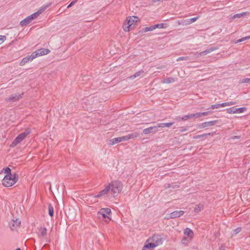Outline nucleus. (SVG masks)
<instances>
[{
    "instance_id": "nucleus-51",
    "label": "nucleus",
    "mask_w": 250,
    "mask_h": 250,
    "mask_svg": "<svg viewBox=\"0 0 250 250\" xmlns=\"http://www.w3.org/2000/svg\"><path fill=\"white\" fill-rule=\"evenodd\" d=\"M28 17L29 19L30 20H31V21H32L33 20H34V17L32 16V15H30V16H28Z\"/></svg>"
},
{
    "instance_id": "nucleus-45",
    "label": "nucleus",
    "mask_w": 250,
    "mask_h": 250,
    "mask_svg": "<svg viewBox=\"0 0 250 250\" xmlns=\"http://www.w3.org/2000/svg\"><path fill=\"white\" fill-rule=\"evenodd\" d=\"M178 119L179 120H188V115H185L183 117L181 118L180 117H178Z\"/></svg>"
},
{
    "instance_id": "nucleus-54",
    "label": "nucleus",
    "mask_w": 250,
    "mask_h": 250,
    "mask_svg": "<svg viewBox=\"0 0 250 250\" xmlns=\"http://www.w3.org/2000/svg\"><path fill=\"white\" fill-rule=\"evenodd\" d=\"M16 250H21L20 248H18Z\"/></svg>"
},
{
    "instance_id": "nucleus-53",
    "label": "nucleus",
    "mask_w": 250,
    "mask_h": 250,
    "mask_svg": "<svg viewBox=\"0 0 250 250\" xmlns=\"http://www.w3.org/2000/svg\"><path fill=\"white\" fill-rule=\"evenodd\" d=\"M46 242H49V240H46Z\"/></svg>"
},
{
    "instance_id": "nucleus-47",
    "label": "nucleus",
    "mask_w": 250,
    "mask_h": 250,
    "mask_svg": "<svg viewBox=\"0 0 250 250\" xmlns=\"http://www.w3.org/2000/svg\"><path fill=\"white\" fill-rule=\"evenodd\" d=\"M220 107H225V106H228V104L227 102L223 103L222 104H220Z\"/></svg>"
},
{
    "instance_id": "nucleus-25",
    "label": "nucleus",
    "mask_w": 250,
    "mask_h": 250,
    "mask_svg": "<svg viewBox=\"0 0 250 250\" xmlns=\"http://www.w3.org/2000/svg\"><path fill=\"white\" fill-rule=\"evenodd\" d=\"M144 73V71L143 70H140L137 72H136L133 75H131L129 77V79L133 80L135 79L137 77H138L140 76L141 75L143 74Z\"/></svg>"
},
{
    "instance_id": "nucleus-43",
    "label": "nucleus",
    "mask_w": 250,
    "mask_h": 250,
    "mask_svg": "<svg viewBox=\"0 0 250 250\" xmlns=\"http://www.w3.org/2000/svg\"><path fill=\"white\" fill-rule=\"evenodd\" d=\"M31 15L34 17V19H35L40 15V13L38 11H37L36 12L34 13L33 14H32Z\"/></svg>"
},
{
    "instance_id": "nucleus-6",
    "label": "nucleus",
    "mask_w": 250,
    "mask_h": 250,
    "mask_svg": "<svg viewBox=\"0 0 250 250\" xmlns=\"http://www.w3.org/2000/svg\"><path fill=\"white\" fill-rule=\"evenodd\" d=\"M159 127L158 124L153 126H150L149 127L145 128L143 130V134H148L150 133H155L159 131Z\"/></svg>"
},
{
    "instance_id": "nucleus-23",
    "label": "nucleus",
    "mask_w": 250,
    "mask_h": 250,
    "mask_svg": "<svg viewBox=\"0 0 250 250\" xmlns=\"http://www.w3.org/2000/svg\"><path fill=\"white\" fill-rule=\"evenodd\" d=\"M52 4V2L48 3L47 4L42 6L39 10L38 12L41 14L43 13L47 8L50 6Z\"/></svg>"
},
{
    "instance_id": "nucleus-40",
    "label": "nucleus",
    "mask_w": 250,
    "mask_h": 250,
    "mask_svg": "<svg viewBox=\"0 0 250 250\" xmlns=\"http://www.w3.org/2000/svg\"><path fill=\"white\" fill-rule=\"evenodd\" d=\"M198 18H199V17H196L188 19V24H190V23H192L195 22V21H196V20Z\"/></svg>"
},
{
    "instance_id": "nucleus-14",
    "label": "nucleus",
    "mask_w": 250,
    "mask_h": 250,
    "mask_svg": "<svg viewBox=\"0 0 250 250\" xmlns=\"http://www.w3.org/2000/svg\"><path fill=\"white\" fill-rule=\"evenodd\" d=\"M110 145L113 146L118 143L125 141L124 136L122 137H119L114 138L110 140Z\"/></svg>"
},
{
    "instance_id": "nucleus-18",
    "label": "nucleus",
    "mask_w": 250,
    "mask_h": 250,
    "mask_svg": "<svg viewBox=\"0 0 250 250\" xmlns=\"http://www.w3.org/2000/svg\"><path fill=\"white\" fill-rule=\"evenodd\" d=\"M184 212L182 210H177L172 212L170 214V218H174L178 217H180L184 214Z\"/></svg>"
},
{
    "instance_id": "nucleus-17",
    "label": "nucleus",
    "mask_w": 250,
    "mask_h": 250,
    "mask_svg": "<svg viewBox=\"0 0 250 250\" xmlns=\"http://www.w3.org/2000/svg\"><path fill=\"white\" fill-rule=\"evenodd\" d=\"M126 21L132 27L133 24H136L138 21V18L135 16L129 17L126 19Z\"/></svg>"
},
{
    "instance_id": "nucleus-24",
    "label": "nucleus",
    "mask_w": 250,
    "mask_h": 250,
    "mask_svg": "<svg viewBox=\"0 0 250 250\" xmlns=\"http://www.w3.org/2000/svg\"><path fill=\"white\" fill-rule=\"evenodd\" d=\"M31 22V20H30L28 18V17L25 18L24 20H22L20 23V24L21 26H26L29 23H30Z\"/></svg>"
},
{
    "instance_id": "nucleus-49",
    "label": "nucleus",
    "mask_w": 250,
    "mask_h": 250,
    "mask_svg": "<svg viewBox=\"0 0 250 250\" xmlns=\"http://www.w3.org/2000/svg\"><path fill=\"white\" fill-rule=\"evenodd\" d=\"M240 136H232L230 137V139L232 140H234L235 139H240Z\"/></svg>"
},
{
    "instance_id": "nucleus-7",
    "label": "nucleus",
    "mask_w": 250,
    "mask_h": 250,
    "mask_svg": "<svg viewBox=\"0 0 250 250\" xmlns=\"http://www.w3.org/2000/svg\"><path fill=\"white\" fill-rule=\"evenodd\" d=\"M218 122V120L210 121L208 122H205L200 124L198 125V128H204L205 127L212 126L216 125Z\"/></svg>"
},
{
    "instance_id": "nucleus-44",
    "label": "nucleus",
    "mask_w": 250,
    "mask_h": 250,
    "mask_svg": "<svg viewBox=\"0 0 250 250\" xmlns=\"http://www.w3.org/2000/svg\"><path fill=\"white\" fill-rule=\"evenodd\" d=\"M242 83H250V78H245L242 80Z\"/></svg>"
},
{
    "instance_id": "nucleus-11",
    "label": "nucleus",
    "mask_w": 250,
    "mask_h": 250,
    "mask_svg": "<svg viewBox=\"0 0 250 250\" xmlns=\"http://www.w3.org/2000/svg\"><path fill=\"white\" fill-rule=\"evenodd\" d=\"M50 51L46 48H41L37 50L35 52H33V53L36 54V58L38 56H41L42 55H47L49 53Z\"/></svg>"
},
{
    "instance_id": "nucleus-39",
    "label": "nucleus",
    "mask_w": 250,
    "mask_h": 250,
    "mask_svg": "<svg viewBox=\"0 0 250 250\" xmlns=\"http://www.w3.org/2000/svg\"><path fill=\"white\" fill-rule=\"evenodd\" d=\"M164 25H165L164 23H157L154 25L155 27V29H156V28L161 29V28H163L165 27Z\"/></svg>"
},
{
    "instance_id": "nucleus-1",
    "label": "nucleus",
    "mask_w": 250,
    "mask_h": 250,
    "mask_svg": "<svg viewBox=\"0 0 250 250\" xmlns=\"http://www.w3.org/2000/svg\"><path fill=\"white\" fill-rule=\"evenodd\" d=\"M110 188V192L112 197L117 196L121 191L123 188L122 183L118 180L111 182L107 185Z\"/></svg>"
},
{
    "instance_id": "nucleus-26",
    "label": "nucleus",
    "mask_w": 250,
    "mask_h": 250,
    "mask_svg": "<svg viewBox=\"0 0 250 250\" xmlns=\"http://www.w3.org/2000/svg\"><path fill=\"white\" fill-rule=\"evenodd\" d=\"M176 80H177L176 79L173 78H171V77L167 78H165L163 80V83H172L174 82L175 81H176Z\"/></svg>"
},
{
    "instance_id": "nucleus-28",
    "label": "nucleus",
    "mask_w": 250,
    "mask_h": 250,
    "mask_svg": "<svg viewBox=\"0 0 250 250\" xmlns=\"http://www.w3.org/2000/svg\"><path fill=\"white\" fill-rule=\"evenodd\" d=\"M123 28L125 31L127 32L129 31L130 28H131L130 24L127 22L126 21L123 24Z\"/></svg>"
},
{
    "instance_id": "nucleus-27",
    "label": "nucleus",
    "mask_w": 250,
    "mask_h": 250,
    "mask_svg": "<svg viewBox=\"0 0 250 250\" xmlns=\"http://www.w3.org/2000/svg\"><path fill=\"white\" fill-rule=\"evenodd\" d=\"M174 124V123L171 122V123H159L158 124V126L159 128H164L165 127H170L171 125H172Z\"/></svg>"
},
{
    "instance_id": "nucleus-41",
    "label": "nucleus",
    "mask_w": 250,
    "mask_h": 250,
    "mask_svg": "<svg viewBox=\"0 0 250 250\" xmlns=\"http://www.w3.org/2000/svg\"><path fill=\"white\" fill-rule=\"evenodd\" d=\"M6 39L5 36L0 35V44L6 40Z\"/></svg>"
},
{
    "instance_id": "nucleus-52",
    "label": "nucleus",
    "mask_w": 250,
    "mask_h": 250,
    "mask_svg": "<svg viewBox=\"0 0 250 250\" xmlns=\"http://www.w3.org/2000/svg\"><path fill=\"white\" fill-rule=\"evenodd\" d=\"M183 59V58H182V57H180V58H178V59H177V61H180V60H181V59Z\"/></svg>"
},
{
    "instance_id": "nucleus-34",
    "label": "nucleus",
    "mask_w": 250,
    "mask_h": 250,
    "mask_svg": "<svg viewBox=\"0 0 250 250\" xmlns=\"http://www.w3.org/2000/svg\"><path fill=\"white\" fill-rule=\"evenodd\" d=\"M249 39H250V35L245 37L242 38L240 39L237 40V41H235V43H238Z\"/></svg>"
},
{
    "instance_id": "nucleus-46",
    "label": "nucleus",
    "mask_w": 250,
    "mask_h": 250,
    "mask_svg": "<svg viewBox=\"0 0 250 250\" xmlns=\"http://www.w3.org/2000/svg\"><path fill=\"white\" fill-rule=\"evenodd\" d=\"M77 0H74V1H72L70 2V3L67 6V8H70V7H71L72 6H73L74 4H75V3L76 2Z\"/></svg>"
},
{
    "instance_id": "nucleus-48",
    "label": "nucleus",
    "mask_w": 250,
    "mask_h": 250,
    "mask_svg": "<svg viewBox=\"0 0 250 250\" xmlns=\"http://www.w3.org/2000/svg\"><path fill=\"white\" fill-rule=\"evenodd\" d=\"M187 130L186 127H180V131L182 132H184Z\"/></svg>"
},
{
    "instance_id": "nucleus-9",
    "label": "nucleus",
    "mask_w": 250,
    "mask_h": 250,
    "mask_svg": "<svg viewBox=\"0 0 250 250\" xmlns=\"http://www.w3.org/2000/svg\"><path fill=\"white\" fill-rule=\"evenodd\" d=\"M36 54L32 53L31 55L23 58L20 62V65L21 66H23L25 65L27 62L32 61L34 59L36 58Z\"/></svg>"
},
{
    "instance_id": "nucleus-30",
    "label": "nucleus",
    "mask_w": 250,
    "mask_h": 250,
    "mask_svg": "<svg viewBox=\"0 0 250 250\" xmlns=\"http://www.w3.org/2000/svg\"><path fill=\"white\" fill-rule=\"evenodd\" d=\"M48 213L51 217H52L54 215V208L51 204L48 206Z\"/></svg>"
},
{
    "instance_id": "nucleus-33",
    "label": "nucleus",
    "mask_w": 250,
    "mask_h": 250,
    "mask_svg": "<svg viewBox=\"0 0 250 250\" xmlns=\"http://www.w3.org/2000/svg\"><path fill=\"white\" fill-rule=\"evenodd\" d=\"M188 241L189 240H192V239L193 238V236H194V233H193V231L189 228H188Z\"/></svg>"
},
{
    "instance_id": "nucleus-38",
    "label": "nucleus",
    "mask_w": 250,
    "mask_h": 250,
    "mask_svg": "<svg viewBox=\"0 0 250 250\" xmlns=\"http://www.w3.org/2000/svg\"><path fill=\"white\" fill-rule=\"evenodd\" d=\"M242 230V228L241 227H238L236 229L233 230L232 235H236L237 233H239Z\"/></svg>"
},
{
    "instance_id": "nucleus-12",
    "label": "nucleus",
    "mask_w": 250,
    "mask_h": 250,
    "mask_svg": "<svg viewBox=\"0 0 250 250\" xmlns=\"http://www.w3.org/2000/svg\"><path fill=\"white\" fill-rule=\"evenodd\" d=\"M156 245L154 244L152 241L147 242V240L145 242V245L142 250H153V249L156 247Z\"/></svg>"
},
{
    "instance_id": "nucleus-19",
    "label": "nucleus",
    "mask_w": 250,
    "mask_h": 250,
    "mask_svg": "<svg viewBox=\"0 0 250 250\" xmlns=\"http://www.w3.org/2000/svg\"><path fill=\"white\" fill-rule=\"evenodd\" d=\"M184 236L182 240H181V243H182V244H183V245H184L186 246L188 245V239H187V238H188V228H186L184 229Z\"/></svg>"
},
{
    "instance_id": "nucleus-13",
    "label": "nucleus",
    "mask_w": 250,
    "mask_h": 250,
    "mask_svg": "<svg viewBox=\"0 0 250 250\" xmlns=\"http://www.w3.org/2000/svg\"><path fill=\"white\" fill-rule=\"evenodd\" d=\"M211 111H207V112H204L201 113H197L195 114H191L190 115H188V119L190 118H199L202 116H207L209 115L210 113H211Z\"/></svg>"
},
{
    "instance_id": "nucleus-4",
    "label": "nucleus",
    "mask_w": 250,
    "mask_h": 250,
    "mask_svg": "<svg viewBox=\"0 0 250 250\" xmlns=\"http://www.w3.org/2000/svg\"><path fill=\"white\" fill-rule=\"evenodd\" d=\"M165 239L166 238L163 234H154L147 239V242L152 241L156 246H158L162 245Z\"/></svg>"
},
{
    "instance_id": "nucleus-36",
    "label": "nucleus",
    "mask_w": 250,
    "mask_h": 250,
    "mask_svg": "<svg viewBox=\"0 0 250 250\" xmlns=\"http://www.w3.org/2000/svg\"><path fill=\"white\" fill-rule=\"evenodd\" d=\"M247 108L245 107H240L236 108H235L236 113H242L246 111Z\"/></svg>"
},
{
    "instance_id": "nucleus-21",
    "label": "nucleus",
    "mask_w": 250,
    "mask_h": 250,
    "mask_svg": "<svg viewBox=\"0 0 250 250\" xmlns=\"http://www.w3.org/2000/svg\"><path fill=\"white\" fill-rule=\"evenodd\" d=\"M204 206L202 204H196L194 205V207H192L193 211L195 213L199 212L203 208Z\"/></svg>"
},
{
    "instance_id": "nucleus-37",
    "label": "nucleus",
    "mask_w": 250,
    "mask_h": 250,
    "mask_svg": "<svg viewBox=\"0 0 250 250\" xmlns=\"http://www.w3.org/2000/svg\"><path fill=\"white\" fill-rule=\"evenodd\" d=\"M4 170L5 173L6 174V175H13L11 172V169L9 167H7L3 169Z\"/></svg>"
},
{
    "instance_id": "nucleus-16",
    "label": "nucleus",
    "mask_w": 250,
    "mask_h": 250,
    "mask_svg": "<svg viewBox=\"0 0 250 250\" xmlns=\"http://www.w3.org/2000/svg\"><path fill=\"white\" fill-rule=\"evenodd\" d=\"M21 225V221L19 219L13 220L12 223L10 224V227L11 230H13Z\"/></svg>"
},
{
    "instance_id": "nucleus-35",
    "label": "nucleus",
    "mask_w": 250,
    "mask_h": 250,
    "mask_svg": "<svg viewBox=\"0 0 250 250\" xmlns=\"http://www.w3.org/2000/svg\"><path fill=\"white\" fill-rule=\"evenodd\" d=\"M227 112L229 114L236 113L235 107H232L226 109Z\"/></svg>"
},
{
    "instance_id": "nucleus-31",
    "label": "nucleus",
    "mask_w": 250,
    "mask_h": 250,
    "mask_svg": "<svg viewBox=\"0 0 250 250\" xmlns=\"http://www.w3.org/2000/svg\"><path fill=\"white\" fill-rule=\"evenodd\" d=\"M210 135V133H208L203 134L201 135H195V136H193V138L195 139H199L200 138L206 137L208 136H209Z\"/></svg>"
},
{
    "instance_id": "nucleus-42",
    "label": "nucleus",
    "mask_w": 250,
    "mask_h": 250,
    "mask_svg": "<svg viewBox=\"0 0 250 250\" xmlns=\"http://www.w3.org/2000/svg\"><path fill=\"white\" fill-rule=\"evenodd\" d=\"M211 109H214L215 108H219L220 107V104H213L211 106Z\"/></svg>"
},
{
    "instance_id": "nucleus-8",
    "label": "nucleus",
    "mask_w": 250,
    "mask_h": 250,
    "mask_svg": "<svg viewBox=\"0 0 250 250\" xmlns=\"http://www.w3.org/2000/svg\"><path fill=\"white\" fill-rule=\"evenodd\" d=\"M23 95V93L19 94V93H16L11 95L9 97L5 98V101L6 102H16L19 100L21 98H22V96Z\"/></svg>"
},
{
    "instance_id": "nucleus-3",
    "label": "nucleus",
    "mask_w": 250,
    "mask_h": 250,
    "mask_svg": "<svg viewBox=\"0 0 250 250\" xmlns=\"http://www.w3.org/2000/svg\"><path fill=\"white\" fill-rule=\"evenodd\" d=\"M31 133V130L30 128H27L25 130L20 133L18 136L13 140V141L10 144V147H14L19 144L21 143L25 138Z\"/></svg>"
},
{
    "instance_id": "nucleus-20",
    "label": "nucleus",
    "mask_w": 250,
    "mask_h": 250,
    "mask_svg": "<svg viewBox=\"0 0 250 250\" xmlns=\"http://www.w3.org/2000/svg\"><path fill=\"white\" fill-rule=\"evenodd\" d=\"M139 135V134L137 132H134L130 134H129L126 136H124L125 140L127 141L131 139H134L138 137Z\"/></svg>"
},
{
    "instance_id": "nucleus-5",
    "label": "nucleus",
    "mask_w": 250,
    "mask_h": 250,
    "mask_svg": "<svg viewBox=\"0 0 250 250\" xmlns=\"http://www.w3.org/2000/svg\"><path fill=\"white\" fill-rule=\"evenodd\" d=\"M102 197H106L108 198H112L110 192V188L107 186L102 190L100 191L99 193L94 196L96 198H100Z\"/></svg>"
},
{
    "instance_id": "nucleus-32",
    "label": "nucleus",
    "mask_w": 250,
    "mask_h": 250,
    "mask_svg": "<svg viewBox=\"0 0 250 250\" xmlns=\"http://www.w3.org/2000/svg\"><path fill=\"white\" fill-rule=\"evenodd\" d=\"M247 15V13L246 12H244V13H239V14H235L234 15L232 18L233 19H235V18H241L243 16H245Z\"/></svg>"
},
{
    "instance_id": "nucleus-22",
    "label": "nucleus",
    "mask_w": 250,
    "mask_h": 250,
    "mask_svg": "<svg viewBox=\"0 0 250 250\" xmlns=\"http://www.w3.org/2000/svg\"><path fill=\"white\" fill-rule=\"evenodd\" d=\"M218 49L217 47H212L210 48H208V49H206V50L202 51L200 53V55H206L208 54V53H209L215 50H217Z\"/></svg>"
},
{
    "instance_id": "nucleus-10",
    "label": "nucleus",
    "mask_w": 250,
    "mask_h": 250,
    "mask_svg": "<svg viewBox=\"0 0 250 250\" xmlns=\"http://www.w3.org/2000/svg\"><path fill=\"white\" fill-rule=\"evenodd\" d=\"M111 213V209L109 208H102L98 212L99 215H102L103 218H108V215Z\"/></svg>"
},
{
    "instance_id": "nucleus-2",
    "label": "nucleus",
    "mask_w": 250,
    "mask_h": 250,
    "mask_svg": "<svg viewBox=\"0 0 250 250\" xmlns=\"http://www.w3.org/2000/svg\"><path fill=\"white\" fill-rule=\"evenodd\" d=\"M18 180V176L16 174L5 175L2 180V184L6 187H10L14 185Z\"/></svg>"
},
{
    "instance_id": "nucleus-50",
    "label": "nucleus",
    "mask_w": 250,
    "mask_h": 250,
    "mask_svg": "<svg viewBox=\"0 0 250 250\" xmlns=\"http://www.w3.org/2000/svg\"><path fill=\"white\" fill-rule=\"evenodd\" d=\"M227 103L228 104V106L236 104V103L234 102H227Z\"/></svg>"
},
{
    "instance_id": "nucleus-29",
    "label": "nucleus",
    "mask_w": 250,
    "mask_h": 250,
    "mask_svg": "<svg viewBox=\"0 0 250 250\" xmlns=\"http://www.w3.org/2000/svg\"><path fill=\"white\" fill-rule=\"evenodd\" d=\"M154 29H155V27H154V25H153L150 27H146L143 28L142 31L144 32H146L148 31H151Z\"/></svg>"
},
{
    "instance_id": "nucleus-15",
    "label": "nucleus",
    "mask_w": 250,
    "mask_h": 250,
    "mask_svg": "<svg viewBox=\"0 0 250 250\" xmlns=\"http://www.w3.org/2000/svg\"><path fill=\"white\" fill-rule=\"evenodd\" d=\"M39 237L40 238H45L47 235V229L45 227H41L39 229Z\"/></svg>"
}]
</instances>
